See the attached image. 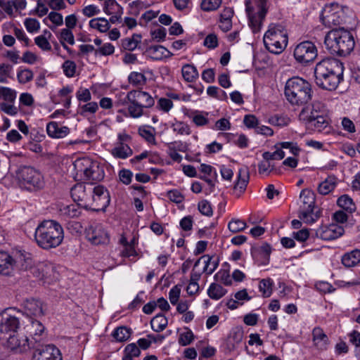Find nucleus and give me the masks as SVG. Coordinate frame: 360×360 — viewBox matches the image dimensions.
<instances>
[{"mask_svg": "<svg viewBox=\"0 0 360 360\" xmlns=\"http://www.w3.org/2000/svg\"><path fill=\"white\" fill-rule=\"evenodd\" d=\"M181 73L184 79L188 82L195 81L199 76L196 68L190 64H186L182 67Z\"/></svg>", "mask_w": 360, "mask_h": 360, "instance_id": "obj_31", "label": "nucleus"}, {"mask_svg": "<svg viewBox=\"0 0 360 360\" xmlns=\"http://www.w3.org/2000/svg\"><path fill=\"white\" fill-rule=\"evenodd\" d=\"M89 26L93 29L98 30L101 32H105L110 28L109 21L104 18L91 19L89 21Z\"/></svg>", "mask_w": 360, "mask_h": 360, "instance_id": "obj_34", "label": "nucleus"}, {"mask_svg": "<svg viewBox=\"0 0 360 360\" xmlns=\"http://www.w3.org/2000/svg\"><path fill=\"white\" fill-rule=\"evenodd\" d=\"M344 233V229L337 224L321 226L315 230V236L324 240H335Z\"/></svg>", "mask_w": 360, "mask_h": 360, "instance_id": "obj_18", "label": "nucleus"}, {"mask_svg": "<svg viewBox=\"0 0 360 360\" xmlns=\"http://www.w3.org/2000/svg\"><path fill=\"white\" fill-rule=\"evenodd\" d=\"M18 179L20 185L25 188L32 191L44 187V180L41 174L34 167L23 166L18 172Z\"/></svg>", "mask_w": 360, "mask_h": 360, "instance_id": "obj_9", "label": "nucleus"}, {"mask_svg": "<svg viewBox=\"0 0 360 360\" xmlns=\"http://www.w3.org/2000/svg\"><path fill=\"white\" fill-rule=\"evenodd\" d=\"M344 66L338 59L327 58L319 62L314 69L315 82L328 91L336 89L343 79Z\"/></svg>", "mask_w": 360, "mask_h": 360, "instance_id": "obj_1", "label": "nucleus"}, {"mask_svg": "<svg viewBox=\"0 0 360 360\" xmlns=\"http://www.w3.org/2000/svg\"><path fill=\"white\" fill-rule=\"evenodd\" d=\"M60 42L67 41L70 45H73L75 44V38L73 33L69 29H63L60 32Z\"/></svg>", "mask_w": 360, "mask_h": 360, "instance_id": "obj_63", "label": "nucleus"}, {"mask_svg": "<svg viewBox=\"0 0 360 360\" xmlns=\"http://www.w3.org/2000/svg\"><path fill=\"white\" fill-rule=\"evenodd\" d=\"M123 10V8L116 1V0H106L104 2L103 11L107 15H112L116 11Z\"/></svg>", "mask_w": 360, "mask_h": 360, "instance_id": "obj_46", "label": "nucleus"}, {"mask_svg": "<svg viewBox=\"0 0 360 360\" xmlns=\"http://www.w3.org/2000/svg\"><path fill=\"white\" fill-rule=\"evenodd\" d=\"M308 127L318 132L324 131L325 133H328L330 130L329 119L326 115L311 120Z\"/></svg>", "mask_w": 360, "mask_h": 360, "instance_id": "obj_26", "label": "nucleus"}, {"mask_svg": "<svg viewBox=\"0 0 360 360\" xmlns=\"http://www.w3.org/2000/svg\"><path fill=\"white\" fill-rule=\"evenodd\" d=\"M141 35L134 34L131 37L123 39L122 40V47L128 51L136 49L139 43H141Z\"/></svg>", "mask_w": 360, "mask_h": 360, "instance_id": "obj_32", "label": "nucleus"}, {"mask_svg": "<svg viewBox=\"0 0 360 360\" xmlns=\"http://www.w3.org/2000/svg\"><path fill=\"white\" fill-rule=\"evenodd\" d=\"M111 153L116 158L126 159L133 154V150L127 143L116 144Z\"/></svg>", "mask_w": 360, "mask_h": 360, "instance_id": "obj_28", "label": "nucleus"}, {"mask_svg": "<svg viewBox=\"0 0 360 360\" xmlns=\"http://www.w3.org/2000/svg\"><path fill=\"white\" fill-rule=\"evenodd\" d=\"M249 178L250 176L248 167L244 166L240 168L238 174V180L233 187L236 197H240V195L245 191L249 181Z\"/></svg>", "mask_w": 360, "mask_h": 360, "instance_id": "obj_21", "label": "nucleus"}, {"mask_svg": "<svg viewBox=\"0 0 360 360\" xmlns=\"http://www.w3.org/2000/svg\"><path fill=\"white\" fill-rule=\"evenodd\" d=\"M30 342V340L27 338H25V339L20 340L18 339V340H14L13 343H10L11 345H13V349H18L20 352H24L26 351L27 348H30L31 345Z\"/></svg>", "mask_w": 360, "mask_h": 360, "instance_id": "obj_59", "label": "nucleus"}, {"mask_svg": "<svg viewBox=\"0 0 360 360\" xmlns=\"http://www.w3.org/2000/svg\"><path fill=\"white\" fill-rule=\"evenodd\" d=\"M221 1V0H202L200 6L204 11H212L220 6Z\"/></svg>", "mask_w": 360, "mask_h": 360, "instance_id": "obj_50", "label": "nucleus"}, {"mask_svg": "<svg viewBox=\"0 0 360 360\" xmlns=\"http://www.w3.org/2000/svg\"><path fill=\"white\" fill-rule=\"evenodd\" d=\"M311 84L305 79L294 77L285 83L284 94L288 101L295 105H302L311 99Z\"/></svg>", "mask_w": 360, "mask_h": 360, "instance_id": "obj_4", "label": "nucleus"}, {"mask_svg": "<svg viewBox=\"0 0 360 360\" xmlns=\"http://www.w3.org/2000/svg\"><path fill=\"white\" fill-rule=\"evenodd\" d=\"M30 328V333L32 335V339L35 342H39L41 340V335L44 332L45 327L42 323L37 320H32Z\"/></svg>", "mask_w": 360, "mask_h": 360, "instance_id": "obj_33", "label": "nucleus"}, {"mask_svg": "<svg viewBox=\"0 0 360 360\" xmlns=\"http://www.w3.org/2000/svg\"><path fill=\"white\" fill-rule=\"evenodd\" d=\"M13 65L8 63H0V83H8V79L11 77Z\"/></svg>", "mask_w": 360, "mask_h": 360, "instance_id": "obj_44", "label": "nucleus"}, {"mask_svg": "<svg viewBox=\"0 0 360 360\" xmlns=\"http://www.w3.org/2000/svg\"><path fill=\"white\" fill-rule=\"evenodd\" d=\"M337 184V177L334 175H330L319 184L318 186V192L319 194L323 195H328L335 189Z\"/></svg>", "mask_w": 360, "mask_h": 360, "instance_id": "obj_24", "label": "nucleus"}, {"mask_svg": "<svg viewBox=\"0 0 360 360\" xmlns=\"http://www.w3.org/2000/svg\"><path fill=\"white\" fill-rule=\"evenodd\" d=\"M128 81L132 86L140 87L146 84L147 78L143 73L131 72L128 76Z\"/></svg>", "mask_w": 360, "mask_h": 360, "instance_id": "obj_38", "label": "nucleus"}, {"mask_svg": "<svg viewBox=\"0 0 360 360\" xmlns=\"http://www.w3.org/2000/svg\"><path fill=\"white\" fill-rule=\"evenodd\" d=\"M321 21L326 27H330L343 24V11L338 4L333 3L326 6L321 16Z\"/></svg>", "mask_w": 360, "mask_h": 360, "instance_id": "obj_11", "label": "nucleus"}, {"mask_svg": "<svg viewBox=\"0 0 360 360\" xmlns=\"http://www.w3.org/2000/svg\"><path fill=\"white\" fill-rule=\"evenodd\" d=\"M246 223L240 219H231L228 224V228L232 233H238L246 228Z\"/></svg>", "mask_w": 360, "mask_h": 360, "instance_id": "obj_48", "label": "nucleus"}, {"mask_svg": "<svg viewBox=\"0 0 360 360\" xmlns=\"http://www.w3.org/2000/svg\"><path fill=\"white\" fill-rule=\"evenodd\" d=\"M81 164L84 166L83 171L84 179L89 181H100L104 178L103 169L97 162L84 160Z\"/></svg>", "mask_w": 360, "mask_h": 360, "instance_id": "obj_15", "label": "nucleus"}, {"mask_svg": "<svg viewBox=\"0 0 360 360\" xmlns=\"http://www.w3.org/2000/svg\"><path fill=\"white\" fill-rule=\"evenodd\" d=\"M324 43L331 54L339 56L349 55L355 44L352 34L345 29H333L328 32Z\"/></svg>", "mask_w": 360, "mask_h": 360, "instance_id": "obj_3", "label": "nucleus"}, {"mask_svg": "<svg viewBox=\"0 0 360 360\" xmlns=\"http://www.w3.org/2000/svg\"><path fill=\"white\" fill-rule=\"evenodd\" d=\"M292 235L294 238L300 242H304L307 240H311L316 238L315 236V230L310 233L307 229L299 230L297 232H294Z\"/></svg>", "mask_w": 360, "mask_h": 360, "instance_id": "obj_42", "label": "nucleus"}, {"mask_svg": "<svg viewBox=\"0 0 360 360\" xmlns=\"http://www.w3.org/2000/svg\"><path fill=\"white\" fill-rule=\"evenodd\" d=\"M19 326L20 322L18 318L12 316L4 318L0 323V333L5 335H8V337L5 336L1 338L7 339L9 343H13L15 340H18L14 333L17 331Z\"/></svg>", "mask_w": 360, "mask_h": 360, "instance_id": "obj_16", "label": "nucleus"}, {"mask_svg": "<svg viewBox=\"0 0 360 360\" xmlns=\"http://www.w3.org/2000/svg\"><path fill=\"white\" fill-rule=\"evenodd\" d=\"M71 196L75 202L86 210L91 207V189L86 191V186L83 184H77L71 188Z\"/></svg>", "mask_w": 360, "mask_h": 360, "instance_id": "obj_14", "label": "nucleus"}, {"mask_svg": "<svg viewBox=\"0 0 360 360\" xmlns=\"http://www.w3.org/2000/svg\"><path fill=\"white\" fill-rule=\"evenodd\" d=\"M24 25L27 30L30 33L37 32L40 27L39 22L34 18H26Z\"/></svg>", "mask_w": 360, "mask_h": 360, "instance_id": "obj_61", "label": "nucleus"}, {"mask_svg": "<svg viewBox=\"0 0 360 360\" xmlns=\"http://www.w3.org/2000/svg\"><path fill=\"white\" fill-rule=\"evenodd\" d=\"M288 39L287 30L278 23H271L263 38L266 49L275 54L283 51L288 45Z\"/></svg>", "mask_w": 360, "mask_h": 360, "instance_id": "obj_5", "label": "nucleus"}, {"mask_svg": "<svg viewBox=\"0 0 360 360\" xmlns=\"http://www.w3.org/2000/svg\"><path fill=\"white\" fill-rule=\"evenodd\" d=\"M299 217L304 223L312 224L320 217V210L315 207V194L309 189H303L300 195Z\"/></svg>", "mask_w": 360, "mask_h": 360, "instance_id": "obj_7", "label": "nucleus"}, {"mask_svg": "<svg viewBox=\"0 0 360 360\" xmlns=\"http://www.w3.org/2000/svg\"><path fill=\"white\" fill-rule=\"evenodd\" d=\"M276 148V150L273 153L268 152V151L264 152L262 154V157H263L264 160H270L271 162V160H282L283 158H284L285 153L283 151V150H281L279 148Z\"/></svg>", "mask_w": 360, "mask_h": 360, "instance_id": "obj_52", "label": "nucleus"}, {"mask_svg": "<svg viewBox=\"0 0 360 360\" xmlns=\"http://www.w3.org/2000/svg\"><path fill=\"white\" fill-rule=\"evenodd\" d=\"M62 68L64 74L68 77H72L75 75L77 66L74 61L65 60L63 63Z\"/></svg>", "mask_w": 360, "mask_h": 360, "instance_id": "obj_57", "label": "nucleus"}, {"mask_svg": "<svg viewBox=\"0 0 360 360\" xmlns=\"http://www.w3.org/2000/svg\"><path fill=\"white\" fill-rule=\"evenodd\" d=\"M173 130L181 135H190L191 130L189 125L184 122H176L173 124Z\"/></svg>", "mask_w": 360, "mask_h": 360, "instance_id": "obj_54", "label": "nucleus"}, {"mask_svg": "<svg viewBox=\"0 0 360 360\" xmlns=\"http://www.w3.org/2000/svg\"><path fill=\"white\" fill-rule=\"evenodd\" d=\"M32 360H63L58 348L53 345H48L41 348H36Z\"/></svg>", "mask_w": 360, "mask_h": 360, "instance_id": "obj_17", "label": "nucleus"}, {"mask_svg": "<svg viewBox=\"0 0 360 360\" xmlns=\"http://www.w3.org/2000/svg\"><path fill=\"white\" fill-rule=\"evenodd\" d=\"M37 244L44 250L59 246L64 238L62 226L55 220H44L35 229L34 234Z\"/></svg>", "mask_w": 360, "mask_h": 360, "instance_id": "obj_2", "label": "nucleus"}, {"mask_svg": "<svg viewBox=\"0 0 360 360\" xmlns=\"http://www.w3.org/2000/svg\"><path fill=\"white\" fill-rule=\"evenodd\" d=\"M313 110V108L311 105H307L302 108L301 112L299 114V118L300 120L305 122L308 125L311 121V113Z\"/></svg>", "mask_w": 360, "mask_h": 360, "instance_id": "obj_62", "label": "nucleus"}, {"mask_svg": "<svg viewBox=\"0 0 360 360\" xmlns=\"http://www.w3.org/2000/svg\"><path fill=\"white\" fill-rule=\"evenodd\" d=\"M98 109V105L96 102H89L83 105L79 106L80 115L86 116L88 114H94Z\"/></svg>", "mask_w": 360, "mask_h": 360, "instance_id": "obj_49", "label": "nucleus"}, {"mask_svg": "<svg viewBox=\"0 0 360 360\" xmlns=\"http://www.w3.org/2000/svg\"><path fill=\"white\" fill-rule=\"evenodd\" d=\"M337 204L339 207L350 213L356 210L353 200L347 195L340 196L337 200Z\"/></svg>", "mask_w": 360, "mask_h": 360, "instance_id": "obj_40", "label": "nucleus"}, {"mask_svg": "<svg viewBox=\"0 0 360 360\" xmlns=\"http://www.w3.org/2000/svg\"><path fill=\"white\" fill-rule=\"evenodd\" d=\"M290 119L286 117L274 115L269 118L268 122L274 126L285 127L289 124Z\"/></svg>", "mask_w": 360, "mask_h": 360, "instance_id": "obj_55", "label": "nucleus"}, {"mask_svg": "<svg viewBox=\"0 0 360 360\" xmlns=\"http://www.w3.org/2000/svg\"><path fill=\"white\" fill-rule=\"evenodd\" d=\"M48 135L53 139H63L70 133V129L65 126H60L56 122H50L46 125Z\"/></svg>", "mask_w": 360, "mask_h": 360, "instance_id": "obj_22", "label": "nucleus"}, {"mask_svg": "<svg viewBox=\"0 0 360 360\" xmlns=\"http://www.w3.org/2000/svg\"><path fill=\"white\" fill-rule=\"evenodd\" d=\"M318 50L316 45L310 41H304L296 46L294 57L300 64L307 65L316 58Z\"/></svg>", "mask_w": 360, "mask_h": 360, "instance_id": "obj_10", "label": "nucleus"}, {"mask_svg": "<svg viewBox=\"0 0 360 360\" xmlns=\"http://www.w3.org/2000/svg\"><path fill=\"white\" fill-rule=\"evenodd\" d=\"M24 313L30 318H39L44 316L42 302L34 298L27 299L23 303Z\"/></svg>", "mask_w": 360, "mask_h": 360, "instance_id": "obj_19", "label": "nucleus"}, {"mask_svg": "<svg viewBox=\"0 0 360 360\" xmlns=\"http://www.w3.org/2000/svg\"><path fill=\"white\" fill-rule=\"evenodd\" d=\"M79 205H78L77 204V205L72 204V205L63 206V207H61L60 209V214H61V215L67 217H70V218L77 217L81 214V210L79 208Z\"/></svg>", "mask_w": 360, "mask_h": 360, "instance_id": "obj_41", "label": "nucleus"}, {"mask_svg": "<svg viewBox=\"0 0 360 360\" xmlns=\"http://www.w3.org/2000/svg\"><path fill=\"white\" fill-rule=\"evenodd\" d=\"M167 319L164 315L158 314L150 321L151 328L155 332H161L167 327Z\"/></svg>", "mask_w": 360, "mask_h": 360, "instance_id": "obj_36", "label": "nucleus"}, {"mask_svg": "<svg viewBox=\"0 0 360 360\" xmlns=\"http://www.w3.org/2000/svg\"><path fill=\"white\" fill-rule=\"evenodd\" d=\"M34 42L43 51H50L51 49V46L47 38L43 35L35 37Z\"/></svg>", "mask_w": 360, "mask_h": 360, "instance_id": "obj_64", "label": "nucleus"}, {"mask_svg": "<svg viewBox=\"0 0 360 360\" xmlns=\"http://www.w3.org/2000/svg\"><path fill=\"white\" fill-rule=\"evenodd\" d=\"M33 77V72L28 68L20 70L17 73V79L20 84L27 83L32 80Z\"/></svg>", "mask_w": 360, "mask_h": 360, "instance_id": "obj_47", "label": "nucleus"}, {"mask_svg": "<svg viewBox=\"0 0 360 360\" xmlns=\"http://www.w3.org/2000/svg\"><path fill=\"white\" fill-rule=\"evenodd\" d=\"M0 98H3L6 103H13L16 98V92L5 86H0Z\"/></svg>", "mask_w": 360, "mask_h": 360, "instance_id": "obj_45", "label": "nucleus"}, {"mask_svg": "<svg viewBox=\"0 0 360 360\" xmlns=\"http://www.w3.org/2000/svg\"><path fill=\"white\" fill-rule=\"evenodd\" d=\"M342 264L346 267H353L360 263V250L355 249L342 257Z\"/></svg>", "mask_w": 360, "mask_h": 360, "instance_id": "obj_27", "label": "nucleus"}, {"mask_svg": "<svg viewBox=\"0 0 360 360\" xmlns=\"http://www.w3.org/2000/svg\"><path fill=\"white\" fill-rule=\"evenodd\" d=\"M267 0H246L245 10L253 32H258L266 14Z\"/></svg>", "mask_w": 360, "mask_h": 360, "instance_id": "obj_8", "label": "nucleus"}, {"mask_svg": "<svg viewBox=\"0 0 360 360\" xmlns=\"http://www.w3.org/2000/svg\"><path fill=\"white\" fill-rule=\"evenodd\" d=\"M214 278L216 281L221 282L225 285H230L232 283L231 278L229 271L220 270L214 276Z\"/></svg>", "mask_w": 360, "mask_h": 360, "instance_id": "obj_51", "label": "nucleus"}, {"mask_svg": "<svg viewBox=\"0 0 360 360\" xmlns=\"http://www.w3.org/2000/svg\"><path fill=\"white\" fill-rule=\"evenodd\" d=\"M123 103L128 105L129 115L133 118H139L143 115L144 109L154 105L155 101L146 91L131 90L127 93Z\"/></svg>", "mask_w": 360, "mask_h": 360, "instance_id": "obj_6", "label": "nucleus"}, {"mask_svg": "<svg viewBox=\"0 0 360 360\" xmlns=\"http://www.w3.org/2000/svg\"><path fill=\"white\" fill-rule=\"evenodd\" d=\"M274 281L271 278L262 279L259 282V289L264 297H269L273 292Z\"/></svg>", "mask_w": 360, "mask_h": 360, "instance_id": "obj_39", "label": "nucleus"}, {"mask_svg": "<svg viewBox=\"0 0 360 360\" xmlns=\"http://www.w3.org/2000/svg\"><path fill=\"white\" fill-rule=\"evenodd\" d=\"M139 134L148 143L155 145V129L148 126H142L139 128Z\"/></svg>", "mask_w": 360, "mask_h": 360, "instance_id": "obj_37", "label": "nucleus"}, {"mask_svg": "<svg viewBox=\"0 0 360 360\" xmlns=\"http://www.w3.org/2000/svg\"><path fill=\"white\" fill-rule=\"evenodd\" d=\"M198 209L199 212L205 216L211 217L213 214L211 204L207 200L200 201L198 205Z\"/></svg>", "mask_w": 360, "mask_h": 360, "instance_id": "obj_53", "label": "nucleus"}, {"mask_svg": "<svg viewBox=\"0 0 360 360\" xmlns=\"http://www.w3.org/2000/svg\"><path fill=\"white\" fill-rule=\"evenodd\" d=\"M13 103L1 102L0 103V110L8 115L15 116L18 113V108Z\"/></svg>", "mask_w": 360, "mask_h": 360, "instance_id": "obj_56", "label": "nucleus"}, {"mask_svg": "<svg viewBox=\"0 0 360 360\" xmlns=\"http://www.w3.org/2000/svg\"><path fill=\"white\" fill-rule=\"evenodd\" d=\"M131 335V330L126 326L117 327L112 333L113 338L118 342L126 341Z\"/></svg>", "mask_w": 360, "mask_h": 360, "instance_id": "obj_43", "label": "nucleus"}, {"mask_svg": "<svg viewBox=\"0 0 360 360\" xmlns=\"http://www.w3.org/2000/svg\"><path fill=\"white\" fill-rule=\"evenodd\" d=\"M86 239L93 245H106L109 243L108 233L103 226L96 222L90 224L85 229Z\"/></svg>", "mask_w": 360, "mask_h": 360, "instance_id": "obj_12", "label": "nucleus"}, {"mask_svg": "<svg viewBox=\"0 0 360 360\" xmlns=\"http://www.w3.org/2000/svg\"><path fill=\"white\" fill-rule=\"evenodd\" d=\"M91 207L95 211L105 210L109 205L110 198L108 191L101 185L96 186L91 191Z\"/></svg>", "mask_w": 360, "mask_h": 360, "instance_id": "obj_13", "label": "nucleus"}, {"mask_svg": "<svg viewBox=\"0 0 360 360\" xmlns=\"http://www.w3.org/2000/svg\"><path fill=\"white\" fill-rule=\"evenodd\" d=\"M208 115V112L198 110H193L190 112L186 113V115L192 120L196 127H204L207 125L209 124V119L207 117Z\"/></svg>", "mask_w": 360, "mask_h": 360, "instance_id": "obj_25", "label": "nucleus"}, {"mask_svg": "<svg viewBox=\"0 0 360 360\" xmlns=\"http://www.w3.org/2000/svg\"><path fill=\"white\" fill-rule=\"evenodd\" d=\"M259 173L260 174H266L268 175L274 170V165L270 160H264L258 165Z\"/></svg>", "mask_w": 360, "mask_h": 360, "instance_id": "obj_60", "label": "nucleus"}, {"mask_svg": "<svg viewBox=\"0 0 360 360\" xmlns=\"http://www.w3.org/2000/svg\"><path fill=\"white\" fill-rule=\"evenodd\" d=\"M148 51L151 56L156 60L161 59L163 56H172V53L169 51L161 45L151 46L148 49Z\"/></svg>", "mask_w": 360, "mask_h": 360, "instance_id": "obj_35", "label": "nucleus"}, {"mask_svg": "<svg viewBox=\"0 0 360 360\" xmlns=\"http://www.w3.org/2000/svg\"><path fill=\"white\" fill-rule=\"evenodd\" d=\"M14 262L8 252L0 251V274L8 275L13 270Z\"/></svg>", "mask_w": 360, "mask_h": 360, "instance_id": "obj_23", "label": "nucleus"}, {"mask_svg": "<svg viewBox=\"0 0 360 360\" xmlns=\"http://www.w3.org/2000/svg\"><path fill=\"white\" fill-rule=\"evenodd\" d=\"M227 292V290L217 283L210 284L207 289V295L212 299L218 300L224 297Z\"/></svg>", "mask_w": 360, "mask_h": 360, "instance_id": "obj_30", "label": "nucleus"}, {"mask_svg": "<svg viewBox=\"0 0 360 360\" xmlns=\"http://www.w3.org/2000/svg\"><path fill=\"white\" fill-rule=\"evenodd\" d=\"M313 341L321 349H325L328 345V338L320 328H315L312 331Z\"/></svg>", "mask_w": 360, "mask_h": 360, "instance_id": "obj_29", "label": "nucleus"}, {"mask_svg": "<svg viewBox=\"0 0 360 360\" xmlns=\"http://www.w3.org/2000/svg\"><path fill=\"white\" fill-rule=\"evenodd\" d=\"M271 252V246L266 243L259 247H252L251 248L252 257L259 264H267L269 262Z\"/></svg>", "mask_w": 360, "mask_h": 360, "instance_id": "obj_20", "label": "nucleus"}, {"mask_svg": "<svg viewBox=\"0 0 360 360\" xmlns=\"http://www.w3.org/2000/svg\"><path fill=\"white\" fill-rule=\"evenodd\" d=\"M193 340V333L188 329L187 332L180 334L179 338V344L181 346H186L190 345Z\"/></svg>", "mask_w": 360, "mask_h": 360, "instance_id": "obj_58", "label": "nucleus"}]
</instances>
